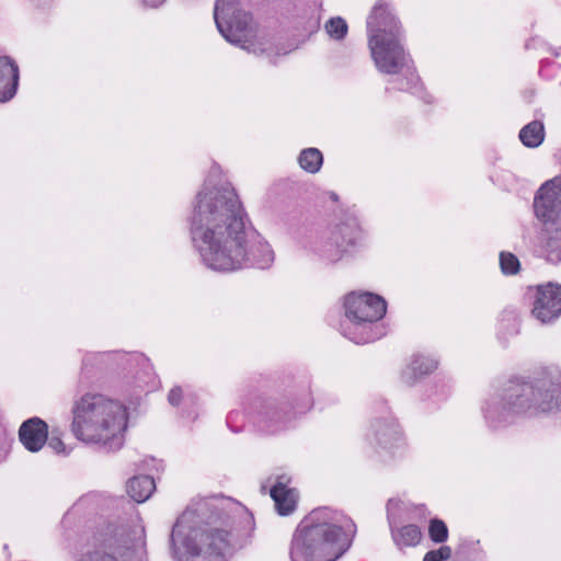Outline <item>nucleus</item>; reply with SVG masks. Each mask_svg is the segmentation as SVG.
<instances>
[{
  "mask_svg": "<svg viewBox=\"0 0 561 561\" xmlns=\"http://www.w3.org/2000/svg\"><path fill=\"white\" fill-rule=\"evenodd\" d=\"M134 549L117 538H107L83 552L78 561H133Z\"/></svg>",
  "mask_w": 561,
  "mask_h": 561,
  "instance_id": "9b49d317",
  "label": "nucleus"
},
{
  "mask_svg": "<svg viewBox=\"0 0 561 561\" xmlns=\"http://www.w3.org/2000/svg\"><path fill=\"white\" fill-rule=\"evenodd\" d=\"M344 243L353 244L354 243V239L353 238H348Z\"/></svg>",
  "mask_w": 561,
  "mask_h": 561,
  "instance_id": "2f4dec72",
  "label": "nucleus"
},
{
  "mask_svg": "<svg viewBox=\"0 0 561 561\" xmlns=\"http://www.w3.org/2000/svg\"><path fill=\"white\" fill-rule=\"evenodd\" d=\"M368 47L377 69L387 75H397L405 65V54L400 38H380L378 35L368 38Z\"/></svg>",
  "mask_w": 561,
  "mask_h": 561,
  "instance_id": "1a4fd4ad",
  "label": "nucleus"
},
{
  "mask_svg": "<svg viewBox=\"0 0 561 561\" xmlns=\"http://www.w3.org/2000/svg\"><path fill=\"white\" fill-rule=\"evenodd\" d=\"M561 408V374L543 373L531 379L513 378L492 398L484 415L493 427L513 423L527 413Z\"/></svg>",
  "mask_w": 561,
  "mask_h": 561,
  "instance_id": "7ed1b4c3",
  "label": "nucleus"
},
{
  "mask_svg": "<svg viewBox=\"0 0 561 561\" xmlns=\"http://www.w3.org/2000/svg\"><path fill=\"white\" fill-rule=\"evenodd\" d=\"M392 537L399 547H414L422 538V533L416 525H407L392 531Z\"/></svg>",
  "mask_w": 561,
  "mask_h": 561,
  "instance_id": "aec40b11",
  "label": "nucleus"
},
{
  "mask_svg": "<svg viewBox=\"0 0 561 561\" xmlns=\"http://www.w3.org/2000/svg\"><path fill=\"white\" fill-rule=\"evenodd\" d=\"M545 138V129L543 124L534 121L526 126H524L519 133L520 141L529 148L538 147Z\"/></svg>",
  "mask_w": 561,
  "mask_h": 561,
  "instance_id": "6ab92c4d",
  "label": "nucleus"
},
{
  "mask_svg": "<svg viewBox=\"0 0 561 561\" xmlns=\"http://www.w3.org/2000/svg\"><path fill=\"white\" fill-rule=\"evenodd\" d=\"M19 437L27 450L36 453L48 439V426L39 417L28 419L20 426Z\"/></svg>",
  "mask_w": 561,
  "mask_h": 561,
  "instance_id": "ddd939ff",
  "label": "nucleus"
},
{
  "mask_svg": "<svg viewBox=\"0 0 561 561\" xmlns=\"http://www.w3.org/2000/svg\"><path fill=\"white\" fill-rule=\"evenodd\" d=\"M344 307L348 320V323L343 325L345 336L356 344L369 343L380 336V332H375L377 327L373 325L387 310L386 301L380 296L353 293L346 296Z\"/></svg>",
  "mask_w": 561,
  "mask_h": 561,
  "instance_id": "6e6552de",
  "label": "nucleus"
},
{
  "mask_svg": "<svg viewBox=\"0 0 561 561\" xmlns=\"http://www.w3.org/2000/svg\"><path fill=\"white\" fill-rule=\"evenodd\" d=\"M19 66L8 57H0V103L13 99L19 85Z\"/></svg>",
  "mask_w": 561,
  "mask_h": 561,
  "instance_id": "2eb2a0df",
  "label": "nucleus"
},
{
  "mask_svg": "<svg viewBox=\"0 0 561 561\" xmlns=\"http://www.w3.org/2000/svg\"><path fill=\"white\" fill-rule=\"evenodd\" d=\"M437 368V360L425 357L422 355H416L413 357L410 366L404 371V378H407L408 382L414 381L416 377H421L427 374H431Z\"/></svg>",
  "mask_w": 561,
  "mask_h": 561,
  "instance_id": "a211bd4d",
  "label": "nucleus"
},
{
  "mask_svg": "<svg viewBox=\"0 0 561 561\" xmlns=\"http://www.w3.org/2000/svg\"><path fill=\"white\" fill-rule=\"evenodd\" d=\"M214 18L220 34L233 45L260 55L270 50L268 42L257 34L249 13L242 11L232 0H217Z\"/></svg>",
  "mask_w": 561,
  "mask_h": 561,
  "instance_id": "0eeeda50",
  "label": "nucleus"
},
{
  "mask_svg": "<svg viewBox=\"0 0 561 561\" xmlns=\"http://www.w3.org/2000/svg\"><path fill=\"white\" fill-rule=\"evenodd\" d=\"M288 482L289 479L282 476L271 489V497L274 500L276 510L280 515L290 514L295 510L297 503V492L287 486Z\"/></svg>",
  "mask_w": 561,
  "mask_h": 561,
  "instance_id": "dca6fc26",
  "label": "nucleus"
},
{
  "mask_svg": "<svg viewBox=\"0 0 561 561\" xmlns=\"http://www.w3.org/2000/svg\"><path fill=\"white\" fill-rule=\"evenodd\" d=\"M428 535L434 542L443 543L448 538V528L443 520L434 518L430 522Z\"/></svg>",
  "mask_w": 561,
  "mask_h": 561,
  "instance_id": "5701e85b",
  "label": "nucleus"
},
{
  "mask_svg": "<svg viewBox=\"0 0 561 561\" xmlns=\"http://www.w3.org/2000/svg\"><path fill=\"white\" fill-rule=\"evenodd\" d=\"M182 396H183L182 389L180 387H174L170 390V392L168 394V401L171 405L176 407L180 404V402L182 400Z\"/></svg>",
  "mask_w": 561,
  "mask_h": 561,
  "instance_id": "bb28decb",
  "label": "nucleus"
},
{
  "mask_svg": "<svg viewBox=\"0 0 561 561\" xmlns=\"http://www.w3.org/2000/svg\"><path fill=\"white\" fill-rule=\"evenodd\" d=\"M500 266L504 274H516L520 264L516 255L511 252H502L500 254Z\"/></svg>",
  "mask_w": 561,
  "mask_h": 561,
  "instance_id": "b1692460",
  "label": "nucleus"
},
{
  "mask_svg": "<svg viewBox=\"0 0 561 561\" xmlns=\"http://www.w3.org/2000/svg\"><path fill=\"white\" fill-rule=\"evenodd\" d=\"M451 557V549L448 546H442L436 550L428 551L423 561H446Z\"/></svg>",
  "mask_w": 561,
  "mask_h": 561,
  "instance_id": "393cba45",
  "label": "nucleus"
},
{
  "mask_svg": "<svg viewBox=\"0 0 561 561\" xmlns=\"http://www.w3.org/2000/svg\"><path fill=\"white\" fill-rule=\"evenodd\" d=\"M368 38L378 35L380 38L400 37L401 26L386 3L378 2L367 19Z\"/></svg>",
  "mask_w": 561,
  "mask_h": 561,
  "instance_id": "f8f14e48",
  "label": "nucleus"
},
{
  "mask_svg": "<svg viewBox=\"0 0 561 561\" xmlns=\"http://www.w3.org/2000/svg\"><path fill=\"white\" fill-rule=\"evenodd\" d=\"M154 489V481L149 476L134 477L127 483V492L129 496L138 503H142L148 500Z\"/></svg>",
  "mask_w": 561,
  "mask_h": 561,
  "instance_id": "f3484780",
  "label": "nucleus"
},
{
  "mask_svg": "<svg viewBox=\"0 0 561 561\" xmlns=\"http://www.w3.org/2000/svg\"><path fill=\"white\" fill-rule=\"evenodd\" d=\"M324 30L331 38L341 41L346 36L348 27L344 19L335 16L325 22Z\"/></svg>",
  "mask_w": 561,
  "mask_h": 561,
  "instance_id": "4be33fe9",
  "label": "nucleus"
},
{
  "mask_svg": "<svg viewBox=\"0 0 561 561\" xmlns=\"http://www.w3.org/2000/svg\"><path fill=\"white\" fill-rule=\"evenodd\" d=\"M71 412V432L78 439L110 449L122 447L127 413L121 403L101 394L87 393L73 402Z\"/></svg>",
  "mask_w": 561,
  "mask_h": 561,
  "instance_id": "39448f33",
  "label": "nucleus"
},
{
  "mask_svg": "<svg viewBox=\"0 0 561 561\" xmlns=\"http://www.w3.org/2000/svg\"><path fill=\"white\" fill-rule=\"evenodd\" d=\"M322 162V153L316 148L305 149L298 157L299 165L309 173H317L320 170Z\"/></svg>",
  "mask_w": 561,
  "mask_h": 561,
  "instance_id": "412c9836",
  "label": "nucleus"
},
{
  "mask_svg": "<svg viewBox=\"0 0 561 561\" xmlns=\"http://www.w3.org/2000/svg\"><path fill=\"white\" fill-rule=\"evenodd\" d=\"M244 524L247 527V537H250L251 533L254 529V519L253 516L249 513H244Z\"/></svg>",
  "mask_w": 561,
  "mask_h": 561,
  "instance_id": "c85d7f7f",
  "label": "nucleus"
},
{
  "mask_svg": "<svg viewBox=\"0 0 561 561\" xmlns=\"http://www.w3.org/2000/svg\"><path fill=\"white\" fill-rule=\"evenodd\" d=\"M210 510H218L214 502L197 501L176 520L170 546L179 561H227L234 547L247 542H232L226 530L213 527L220 517L207 516Z\"/></svg>",
  "mask_w": 561,
  "mask_h": 561,
  "instance_id": "f03ea898",
  "label": "nucleus"
},
{
  "mask_svg": "<svg viewBox=\"0 0 561 561\" xmlns=\"http://www.w3.org/2000/svg\"><path fill=\"white\" fill-rule=\"evenodd\" d=\"M144 5L157 8L164 2V0H140Z\"/></svg>",
  "mask_w": 561,
  "mask_h": 561,
  "instance_id": "c756f323",
  "label": "nucleus"
},
{
  "mask_svg": "<svg viewBox=\"0 0 561 561\" xmlns=\"http://www.w3.org/2000/svg\"><path fill=\"white\" fill-rule=\"evenodd\" d=\"M203 501L214 502L215 505H217L218 510H210L207 516L213 514L216 517L219 515L220 519L214 526L220 528L219 526L224 523L225 517H229V514H225L224 508L221 507L222 502L217 499H204Z\"/></svg>",
  "mask_w": 561,
  "mask_h": 561,
  "instance_id": "a878e982",
  "label": "nucleus"
},
{
  "mask_svg": "<svg viewBox=\"0 0 561 561\" xmlns=\"http://www.w3.org/2000/svg\"><path fill=\"white\" fill-rule=\"evenodd\" d=\"M531 316L542 324L551 323L561 316V286L540 285L536 288Z\"/></svg>",
  "mask_w": 561,
  "mask_h": 561,
  "instance_id": "9d476101",
  "label": "nucleus"
},
{
  "mask_svg": "<svg viewBox=\"0 0 561 561\" xmlns=\"http://www.w3.org/2000/svg\"><path fill=\"white\" fill-rule=\"evenodd\" d=\"M191 240L202 261L211 270L230 272L248 263L267 268L274 252L253 229L233 188L201 190L190 217Z\"/></svg>",
  "mask_w": 561,
  "mask_h": 561,
  "instance_id": "f257e3e1",
  "label": "nucleus"
},
{
  "mask_svg": "<svg viewBox=\"0 0 561 561\" xmlns=\"http://www.w3.org/2000/svg\"><path fill=\"white\" fill-rule=\"evenodd\" d=\"M348 230H350V227H348V226H346V225H341V226L337 228L339 233H340V234H343V236H344L345 233H347V232H348Z\"/></svg>",
  "mask_w": 561,
  "mask_h": 561,
  "instance_id": "7c9ffc66",
  "label": "nucleus"
},
{
  "mask_svg": "<svg viewBox=\"0 0 561 561\" xmlns=\"http://www.w3.org/2000/svg\"><path fill=\"white\" fill-rule=\"evenodd\" d=\"M355 524L340 512L328 507L312 511L296 529L291 561H335L351 546Z\"/></svg>",
  "mask_w": 561,
  "mask_h": 561,
  "instance_id": "20e7f679",
  "label": "nucleus"
},
{
  "mask_svg": "<svg viewBox=\"0 0 561 561\" xmlns=\"http://www.w3.org/2000/svg\"><path fill=\"white\" fill-rule=\"evenodd\" d=\"M373 431L377 444L388 453L393 454L405 445L402 432L394 422L377 421Z\"/></svg>",
  "mask_w": 561,
  "mask_h": 561,
  "instance_id": "4468645a",
  "label": "nucleus"
},
{
  "mask_svg": "<svg viewBox=\"0 0 561 561\" xmlns=\"http://www.w3.org/2000/svg\"><path fill=\"white\" fill-rule=\"evenodd\" d=\"M534 209L542 224V252L550 263L561 262V178L546 182L538 191Z\"/></svg>",
  "mask_w": 561,
  "mask_h": 561,
  "instance_id": "423d86ee",
  "label": "nucleus"
},
{
  "mask_svg": "<svg viewBox=\"0 0 561 561\" xmlns=\"http://www.w3.org/2000/svg\"><path fill=\"white\" fill-rule=\"evenodd\" d=\"M48 445L49 447H51L56 453H61L65 450V446H64V443L60 438L58 437H51L49 440H48Z\"/></svg>",
  "mask_w": 561,
  "mask_h": 561,
  "instance_id": "cd10ccee",
  "label": "nucleus"
}]
</instances>
